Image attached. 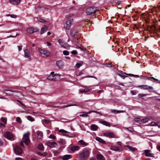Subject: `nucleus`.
I'll return each instance as SVG.
<instances>
[{"mask_svg": "<svg viewBox=\"0 0 160 160\" xmlns=\"http://www.w3.org/2000/svg\"><path fill=\"white\" fill-rule=\"evenodd\" d=\"M90 154L89 150L87 148H84L80 153L79 158L80 160H85L89 157Z\"/></svg>", "mask_w": 160, "mask_h": 160, "instance_id": "nucleus-1", "label": "nucleus"}, {"mask_svg": "<svg viewBox=\"0 0 160 160\" xmlns=\"http://www.w3.org/2000/svg\"><path fill=\"white\" fill-rule=\"evenodd\" d=\"M97 11L96 8L91 7L86 9L85 12L87 15H90L94 13Z\"/></svg>", "mask_w": 160, "mask_h": 160, "instance_id": "nucleus-2", "label": "nucleus"}, {"mask_svg": "<svg viewBox=\"0 0 160 160\" xmlns=\"http://www.w3.org/2000/svg\"><path fill=\"white\" fill-rule=\"evenodd\" d=\"M29 132H27L24 135L23 138V141L27 145L29 144L30 143V141L29 138Z\"/></svg>", "mask_w": 160, "mask_h": 160, "instance_id": "nucleus-3", "label": "nucleus"}, {"mask_svg": "<svg viewBox=\"0 0 160 160\" xmlns=\"http://www.w3.org/2000/svg\"><path fill=\"white\" fill-rule=\"evenodd\" d=\"M72 24V21L68 20L64 23L63 25L64 28L66 30H69Z\"/></svg>", "mask_w": 160, "mask_h": 160, "instance_id": "nucleus-4", "label": "nucleus"}, {"mask_svg": "<svg viewBox=\"0 0 160 160\" xmlns=\"http://www.w3.org/2000/svg\"><path fill=\"white\" fill-rule=\"evenodd\" d=\"M15 153L17 155H22L23 153L22 149L19 146H16L14 148Z\"/></svg>", "mask_w": 160, "mask_h": 160, "instance_id": "nucleus-5", "label": "nucleus"}, {"mask_svg": "<svg viewBox=\"0 0 160 160\" xmlns=\"http://www.w3.org/2000/svg\"><path fill=\"white\" fill-rule=\"evenodd\" d=\"M72 42L74 44H76L77 48H80V46L81 45V40L78 38L74 37L73 38Z\"/></svg>", "mask_w": 160, "mask_h": 160, "instance_id": "nucleus-6", "label": "nucleus"}, {"mask_svg": "<svg viewBox=\"0 0 160 160\" xmlns=\"http://www.w3.org/2000/svg\"><path fill=\"white\" fill-rule=\"evenodd\" d=\"M38 29L36 28L29 27L27 28L26 31L27 33L30 34L32 33L38 31Z\"/></svg>", "mask_w": 160, "mask_h": 160, "instance_id": "nucleus-7", "label": "nucleus"}, {"mask_svg": "<svg viewBox=\"0 0 160 160\" xmlns=\"http://www.w3.org/2000/svg\"><path fill=\"white\" fill-rule=\"evenodd\" d=\"M103 136L109 138H118L119 137L114 134L112 132L105 133L103 134Z\"/></svg>", "mask_w": 160, "mask_h": 160, "instance_id": "nucleus-8", "label": "nucleus"}, {"mask_svg": "<svg viewBox=\"0 0 160 160\" xmlns=\"http://www.w3.org/2000/svg\"><path fill=\"white\" fill-rule=\"evenodd\" d=\"M60 75L59 74H55V75H50L47 77V79L52 81H55L56 80V77H58V78L60 77Z\"/></svg>", "mask_w": 160, "mask_h": 160, "instance_id": "nucleus-9", "label": "nucleus"}, {"mask_svg": "<svg viewBox=\"0 0 160 160\" xmlns=\"http://www.w3.org/2000/svg\"><path fill=\"white\" fill-rule=\"evenodd\" d=\"M39 49L41 53L45 55L46 57H48L50 55V52H48L47 50L41 48H39Z\"/></svg>", "mask_w": 160, "mask_h": 160, "instance_id": "nucleus-10", "label": "nucleus"}, {"mask_svg": "<svg viewBox=\"0 0 160 160\" xmlns=\"http://www.w3.org/2000/svg\"><path fill=\"white\" fill-rule=\"evenodd\" d=\"M24 53L25 58H28L29 61H31V58L30 51L28 49H26L24 50Z\"/></svg>", "mask_w": 160, "mask_h": 160, "instance_id": "nucleus-11", "label": "nucleus"}, {"mask_svg": "<svg viewBox=\"0 0 160 160\" xmlns=\"http://www.w3.org/2000/svg\"><path fill=\"white\" fill-rule=\"evenodd\" d=\"M4 135L6 138L9 140L12 139L13 136V135L9 132H5Z\"/></svg>", "mask_w": 160, "mask_h": 160, "instance_id": "nucleus-12", "label": "nucleus"}, {"mask_svg": "<svg viewBox=\"0 0 160 160\" xmlns=\"http://www.w3.org/2000/svg\"><path fill=\"white\" fill-rule=\"evenodd\" d=\"M9 2L14 5H18L20 4L21 0H8Z\"/></svg>", "mask_w": 160, "mask_h": 160, "instance_id": "nucleus-13", "label": "nucleus"}, {"mask_svg": "<svg viewBox=\"0 0 160 160\" xmlns=\"http://www.w3.org/2000/svg\"><path fill=\"white\" fill-rule=\"evenodd\" d=\"M139 87H141L142 88L144 89H151L152 90L153 89V88L152 87L150 86L146 85H139L138 86Z\"/></svg>", "mask_w": 160, "mask_h": 160, "instance_id": "nucleus-14", "label": "nucleus"}, {"mask_svg": "<svg viewBox=\"0 0 160 160\" xmlns=\"http://www.w3.org/2000/svg\"><path fill=\"white\" fill-rule=\"evenodd\" d=\"M5 93L8 95H15V94L17 92L16 91L9 90H5Z\"/></svg>", "mask_w": 160, "mask_h": 160, "instance_id": "nucleus-15", "label": "nucleus"}, {"mask_svg": "<svg viewBox=\"0 0 160 160\" xmlns=\"http://www.w3.org/2000/svg\"><path fill=\"white\" fill-rule=\"evenodd\" d=\"M48 30V28L46 26L44 25L42 26L40 34L41 35L42 34L46 32Z\"/></svg>", "mask_w": 160, "mask_h": 160, "instance_id": "nucleus-16", "label": "nucleus"}, {"mask_svg": "<svg viewBox=\"0 0 160 160\" xmlns=\"http://www.w3.org/2000/svg\"><path fill=\"white\" fill-rule=\"evenodd\" d=\"M150 150H144L145 155L147 157H153V154L150 153Z\"/></svg>", "mask_w": 160, "mask_h": 160, "instance_id": "nucleus-17", "label": "nucleus"}, {"mask_svg": "<svg viewBox=\"0 0 160 160\" xmlns=\"http://www.w3.org/2000/svg\"><path fill=\"white\" fill-rule=\"evenodd\" d=\"M56 64L59 68H62L63 67V62L61 60L57 61Z\"/></svg>", "mask_w": 160, "mask_h": 160, "instance_id": "nucleus-18", "label": "nucleus"}, {"mask_svg": "<svg viewBox=\"0 0 160 160\" xmlns=\"http://www.w3.org/2000/svg\"><path fill=\"white\" fill-rule=\"evenodd\" d=\"M48 145L51 148L55 147L57 144L55 142H49L48 143Z\"/></svg>", "mask_w": 160, "mask_h": 160, "instance_id": "nucleus-19", "label": "nucleus"}, {"mask_svg": "<svg viewBox=\"0 0 160 160\" xmlns=\"http://www.w3.org/2000/svg\"><path fill=\"white\" fill-rule=\"evenodd\" d=\"M80 149V147L78 146H73L70 148V150L72 152H75L78 150Z\"/></svg>", "mask_w": 160, "mask_h": 160, "instance_id": "nucleus-20", "label": "nucleus"}, {"mask_svg": "<svg viewBox=\"0 0 160 160\" xmlns=\"http://www.w3.org/2000/svg\"><path fill=\"white\" fill-rule=\"evenodd\" d=\"M37 138L38 139H41L43 137V133L42 132L40 131H38L37 132Z\"/></svg>", "mask_w": 160, "mask_h": 160, "instance_id": "nucleus-21", "label": "nucleus"}, {"mask_svg": "<svg viewBox=\"0 0 160 160\" xmlns=\"http://www.w3.org/2000/svg\"><path fill=\"white\" fill-rule=\"evenodd\" d=\"M71 155H66L63 156L62 158L63 160H68L71 158Z\"/></svg>", "mask_w": 160, "mask_h": 160, "instance_id": "nucleus-22", "label": "nucleus"}, {"mask_svg": "<svg viewBox=\"0 0 160 160\" xmlns=\"http://www.w3.org/2000/svg\"><path fill=\"white\" fill-rule=\"evenodd\" d=\"M91 89L88 87H86L84 89H81L79 90L80 92L81 93H84L89 92Z\"/></svg>", "mask_w": 160, "mask_h": 160, "instance_id": "nucleus-23", "label": "nucleus"}, {"mask_svg": "<svg viewBox=\"0 0 160 160\" xmlns=\"http://www.w3.org/2000/svg\"><path fill=\"white\" fill-rule=\"evenodd\" d=\"M78 33L77 31L75 30H72L71 32L70 35L72 37H75V36Z\"/></svg>", "mask_w": 160, "mask_h": 160, "instance_id": "nucleus-24", "label": "nucleus"}, {"mask_svg": "<svg viewBox=\"0 0 160 160\" xmlns=\"http://www.w3.org/2000/svg\"><path fill=\"white\" fill-rule=\"evenodd\" d=\"M96 157L98 160H105L103 156L101 154L97 155Z\"/></svg>", "mask_w": 160, "mask_h": 160, "instance_id": "nucleus-25", "label": "nucleus"}, {"mask_svg": "<svg viewBox=\"0 0 160 160\" xmlns=\"http://www.w3.org/2000/svg\"><path fill=\"white\" fill-rule=\"evenodd\" d=\"M98 126L95 124H92L91 125V128L92 130L96 131L98 129Z\"/></svg>", "mask_w": 160, "mask_h": 160, "instance_id": "nucleus-26", "label": "nucleus"}, {"mask_svg": "<svg viewBox=\"0 0 160 160\" xmlns=\"http://www.w3.org/2000/svg\"><path fill=\"white\" fill-rule=\"evenodd\" d=\"M100 123L103 125L107 126L110 127L111 126V124L105 121H102L100 122Z\"/></svg>", "mask_w": 160, "mask_h": 160, "instance_id": "nucleus-27", "label": "nucleus"}, {"mask_svg": "<svg viewBox=\"0 0 160 160\" xmlns=\"http://www.w3.org/2000/svg\"><path fill=\"white\" fill-rule=\"evenodd\" d=\"M126 147L130 151L133 152L136 151L137 149L135 148L132 147L129 145H126Z\"/></svg>", "mask_w": 160, "mask_h": 160, "instance_id": "nucleus-28", "label": "nucleus"}, {"mask_svg": "<svg viewBox=\"0 0 160 160\" xmlns=\"http://www.w3.org/2000/svg\"><path fill=\"white\" fill-rule=\"evenodd\" d=\"M124 111H119V110H111V112L112 113H118L121 112H124Z\"/></svg>", "mask_w": 160, "mask_h": 160, "instance_id": "nucleus-29", "label": "nucleus"}, {"mask_svg": "<svg viewBox=\"0 0 160 160\" xmlns=\"http://www.w3.org/2000/svg\"><path fill=\"white\" fill-rule=\"evenodd\" d=\"M111 149L112 150L115 151H118L119 150L120 148L119 147L112 146H111Z\"/></svg>", "mask_w": 160, "mask_h": 160, "instance_id": "nucleus-30", "label": "nucleus"}, {"mask_svg": "<svg viewBox=\"0 0 160 160\" xmlns=\"http://www.w3.org/2000/svg\"><path fill=\"white\" fill-rule=\"evenodd\" d=\"M96 140L98 141L99 142L101 143H105V142L102 138H100L99 137H96Z\"/></svg>", "mask_w": 160, "mask_h": 160, "instance_id": "nucleus-31", "label": "nucleus"}, {"mask_svg": "<svg viewBox=\"0 0 160 160\" xmlns=\"http://www.w3.org/2000/svg\"><path fill=\"white\" fill-rule=\"evenodd\" d=\"M159 123V122H152L150 123L149 125H150V126H158V124Z\"/></svg>", "mask_w": 160, "mask_h": 160, "instance_id": "nucleus-32", "label": "nucleus"}, {"mask_svg": "<svg viewBox=\"0 0 160 160\" xmlns=\"http://www.w3.org/2000/svg\"><path fill=\"white\" fill-rule=\"evenodd\" d=\"M127 74L125 73H121L118 74V75H119L121 77L122 79H124L126 77H127L125 75H126Z\"/></svg>", "mask_w": 160, "mask_h": 160, "instance_id": "nucleus-33", "label": "nucleus"}, {"mask_svg": "<svg viewBox=\"0 0 160 160\" xmlns=\"http://www.w3.org/2000/svg\"><path fill=\"white\" fill-rule=\"evenodd\" d=\"M79 142L81 145L84 146H86L88 144V143H86L82 140H79Z\"/></svg>", "mask_w": 160, "mask_h": 160, "instance_id": "nucleus-34", "label": "nucleus"}, {"mask_svg": "<svg viewBox=\"0 0 160 160\" xmlns=\"http://www.w3.org/2000/svg\"><path fill=\"white\" fill-rule=\"evenodd\" d=\"M58 42L60 45L62 47H63L65 42H63L62 40L59 39L58 40Z\"/></svg>", "mask_w": 160, "mask_h": 160, "instance_id": "nucleus-35", "label": "nucleus"}, {"mask_svg": "<svg viewBox=\"0 0 160 160\" xmlns=\"http://www.w3.org/2000/svg\"><path fill=\"white\" fill-rule=\"evenodd\" d=\"M62 47L66 49H69L70 48V46L67 44L66 42H65L64 44L63 47Z\"/></svg>", "mask_w": 160, "mask_h": 160, "instance_id": "nucleus-36", "label": "nucleus"}, {"mask_svg": "<svg viewBox=\"0 0 160 160\" xmlns=\"http://www.w3.org/2000/svg\"><path fill=\"white\" fill-rule=\"evenodd\" d=\"M73 16V14H70L68 15L67 17V18L68 19H70L69 20H73L72 17Z\"/></svg>", "mask_w": 160, "mask_h": 160, "instance_id": "nucleus-37", "label": "nucleus"}, {"mask_svg": "<svg viewBox=\"0 0 160 160\" xmlns=\"http://www.w3.org/2000/svg\"><path fill=\"white\" fill-rule=\"evenodd\" d=\"M38 148L40 150H43L44 149V147L42 143H40L38 145Z\"/></svg>", "mask_w": 160, "mask_h": 160, "instance_id": "nucleus-38", "label": "nucleus"}, {"mask_svg": "<svg viewBox=\"0 0 160 160\" xmlns=\"http://www.w3.org/2000/svg\"><path fill=\"white\" fill-rule=\"evenodd\" d=\"M82 62H78L77 63L76 65H75V66L77 68H79L81 66H82Z\"/></svg>", "mask_w": 160, "mask_h": 160, "instance_id": "nucleus-39", "label": "nucleus"}, {"mask_svg": "<svg viewBox=\"0 0 160 160\" xmlns=\"http://www.w3.org/2000/svg\"><path fill=\"white\" fill-rule=\"evenodd\" d=\"M27 118L28 120L31 122H32L34 121V119L30 116H28L27 117Z\"/></svg>", "mask_w": 160, "mask_h": 160, "instance_id": "nucleus-40", "label": "nucleus"}, {"mask_svg": "<svg viewBox=\"0 0 160 160\" xmlns=\"http://www.w3.org/2000/svg\"><path fill=\"white\" fill-rule=\"evenodd\" d=\"M1 120L4 124H6L7 123V119L6 118L2 117L1 118Z\"/></svg>", "mask_w": 160, "mask_h": 160, "instance_id": "nucleus-41", "label": "nucleus"}, {"mask_svg": "<svg viewBox=\"0 0 160 160\" xmlns=\"http://www.w3.org/2000/svg\"><path fill=\"white\" fill-rule=\"evenodd\" d=\"M8 17L10 16L11 18H17V16L14 14H8L7 15Z\"/></svg>", "mask_w": 160, "mask_h": 160, "instance_id": "nucleus-42", "label": "nucleus"}, {"mask_svg": "<svg viewBox=\"0 0 160 160\" xmlns=\"http://www.w3.org/2000/svg\"><path fill=\"white\" fill-rule=\"evenodd\" d=\"M16 121L18 123L22 122V120L21 118L19 117H18L16 118Z\"/></svg>", "mask_w": 160, "mask_h": 160, "instance_id": "nucleus-43", "label": "nucleus"}, {"mask_svg": "<svg viewBox=\"0 0 160 160\" xmlns=\"http://www.w3.org/2000/svg\"><path fill=\"white\" fill-rule=\"evenodd\" d=\"M78 106L77 104H70L69 105H65L62 108H67L69 107L70 106Z\"/></svg>", "mask_w": 160, "mask_h": 160, "instance_id": "nucleus-44", "label": "nucleus"}, {"mask_svg": "<svg viewBox=\"0 0 160 160\" xmlns=\"http://www.w3.org/2000/svg\"><path fill=\"white\" fill-rule=\"evenodd\" d=\"M126 129L128 130L129 131H130L131 132H133L134 131L132 127H129L128 128H126Z\"/></svg>", "mask_w": 160, "mask_h": 160, "instance_id": "nucleus-45", "label": "nucleus"}, {"mask_svg": "<svg viewBox=\"0 0 160 160\" xmlns=\"http://www.w3.org/2000/svg\"><path fill=\"white\" fill-rule=\"evenodd\" d=\"M38 20L40 22H46V21L45 20L42 19L40 18H37Z\"/></svg>", "mask_w": 160, "mask_h": 160, "instance_id": "nucleus-46", "label": "nucleus"}, {"mask_svg": "<svg viewBox=\"0 0 160 160\" xmlns=\"http://www.w3.org/2000/svg\"><path fill=\"white\" fill-rule=\"evenodd\" d=\"M85 114H81V115H79V116L80 117H87L88 116V115H87V114L88 113H86V112H85Z\"/></svg>", "mask_w": 160, "mask_h": 160, "instance_id": "nucleus-47", "label": "nucleus"}, {"mask_svg": "<svg viewBox=\"0 0 160 160\" xmlns=\"http://www.w3.org/2000/svg\"><path fill=\"white\" fill-rule=\"evenodd\" d=\"M148 118H145L142 120L141 122L143 123H145L148 121Z\"/></svg>", "mask_w": 160, "mask_h": 160, "instance_id": "nucleus-48", "label": "nucleus"}, {"mask_svg": "<svg viewBox=\"0 0 160 160\" xmlns=\"http://www.w3.org/2000/svg\"><path fill=\"white\" fill-rule=\"evenodd\" d=\"M63 54L65 55H68L69 53L68 51L66 50L64 51L63 52Z\"/></svg>", "mask_w": 160, "mask_h": 160, "instance_id": "nucleus-49", "label": "nucleus"}, {"mask_svg": "<svg viewBox=\"0 0 160 160\" xmlns=\"http://www.w3.org/2000/svg\"><path fill=\"white\" fill-rule=\"evenodd\" d=\"M49 138H50L55 139L56 138V137L54 135L51 134L49 136Z\"/></svg>", "mask_w": 160, "mask_h": 160, "instance_id": "nucleus-50", "label": "nucleus"}, {"mask_svg": "<svg viewBox=\"0 0 160 160\" xmlns=\"http://www.w3.org/2000/svg\"><path fill=\"white\" fill-rule=\"evenodd\" d=\"M59 142L62 143V144H64L65 143V140L63 139H60L59 141Z\"/></svg>", "mask_w": 160, "mask_h": 160, "instance_id": "nucleus-51", "label": "nucleus"}, {"mask_svg": "<svg viewBox=\"0 0 160 160\" xmlns=\"http://www.w3.org/2000/svg\"><path fill=\"white\" fill-rule=\"evenodd\" d=\"M147 94H139L138 96L139 97H142L143 96H147Z\"/></svg>", "mask_w": 160, "mask_h": 160, "instance_id": "nucleus-52", "label": "nucleus"}, {"mask_svg": "<svg viewBox=\"0 0 160 160\" xmlns=\"http://www.w3.org/2000/svg\"><path fill=\"white\" fill-rule=\"evenodd\" d=\"M71 53L74 55L76 54L77 53V51L76 50H73L71 52Z\"/></svg>", "mask_w": 160, "mask_h": 160, "instance_id": "nucleus-53", "label": "nucleus"}, {"mask_svg": "<svg viewBox=\"0 0 160 160\" xmlns=\"http://www.w3.org/2000/svg\"><path fill=\"white\" fill-rule=\"evenodd\" d=\"M59 132H62V133H67L68 132L67 131H65L63 129H61L59 130Z\"/></svg>", "mask_w": 160, "mask_h": 160, "instance_id": "nucleus-54", "label": "nucleus"}, {"mask_svg": "<svg viewBox=\"0 0 160 160\" xmlns=\"http://www.w3.org/2000/svg\"><path fill=\"white\" fill-rule=\"evenodd\" d=\"M47 155V153L46 152H44L42 154V155L43 156H45Z\"/></svg>", "mask_w": 160, "mask_h": 160, "instance_id": "nucleus-55", "label": "nucleus"}, {"mask_svg": "<svg viewBox=\"0 0 160 160\" xmlns=\"http://www.w3.org/2000/svg\"><path fill=\"white\" fill-rule=\"evenodd\" d=\"M0 127L4 128L5 127V125H4L3 123L0 122Z\"/></svg>", "mask_w": 160, "mask_h": 160, "instance_id": "nucleus-56", "label": "nucleus"}, {"mask_svg": "<svg viewBox=\"0 0 160 160\" xmlns=\"http://www.w3.org/2000/svg\"><path fill=\"white\" fill-rule=\"evenodd\" d=\"M44 121L47 124L48 123L50 122L48 120H44Z\"/></svg>", "mask_w": 160, "mask_h": 160, "instance_id": "nucleus-57", "label": "nucleus"}, {"mask_svg": "<svg viewBox=\"0 0 160 160\" xmlns=\"http://www.w3.org/2000/svg\"><path fill=\"white\" fill-rule=\"evenodd\" d=\"M18 51H20L22 49V47L21 46H18Z\"/></svg>", "mask_w": 160, "mask_h": 160, "instance_id": "nucleus-58", "label": "nucleus"}, {"mask_svg": "<svg viewBox=\"0 0 160 160\" xmlns=\"http://www.w3.org/2000/svg\"><path fill=\"white\" fill-rule=\"evenodd\" d=\"M80 48V49H81L83 51H85L86 50V49L85 48H81L80 47V48Z\"/></svg>", "mask_w": 160, "mask_h": 160, "instance_id": "nucleus-59", "label": "nucleus"}, {"mask_svg": "<svg viewBox=\"0 0 160 160\" xmlns=\"http://www.w3.org/2000/svg\"><path fill=\"white\" fill-rule=\"evenodd\" d=\"M129 75H130L131 76H134L135 77H139V76L137 75H135L134 74H128Z\"/></svg>", "mask_w": 160, "mask_h": 160, "instance_id": "nucleus-60", "label": "nucleus"}, {"mask_svg": "<svg viewBox=\"0 0 160 160\" xmlns=\"http://www.w3.org/2000/svg\"><path fill=\"white\" fill-rule=\"evenodd\" d=\"M15 160H23L22 158H15Z\"/></svg>", "mask_w": 160, "mask_h": 160, "instance_id": "nucleus-61", "label": "nucleus"}, {"mask_svg": "<svg viewBox=\"0 0 160 160\" xmlns=\"http://www.w3.org/2000/svg\"><path fill=\"white\" fill-rule=\"evenodd\" d=\"M157 149L160 152V145H158L157 147Z\"/></svg>", "mask_w": 160, "mask_h": 160, "instance_id": "nucleus-62", "label": "nucleus"}, {"mask_svg": "<svg viewBox=\"0 0 160 160\" xmlns=\"http://www.w3.org/2000/svg\"><path fill=\"white\" fill-rule=\"evenodd\" d=\"M41 9V8L39 7H37L36 8V11H38L40 9Z\"/></svg>", "mask_w": 160, "mask_h": 160, "instance_id": "nucleus-63", "label": "nucleus"}, {"mask_svg": "<svg viewBox=\"0 0 160 160\" xmlns=\"http://www.w3.org/2000/svg\"><path fill=\"white\" fill-rule=\"evenodd\" d=\"M89 160H96L95 158H94L93 157H92V158H90Z\"/></svg>", "mask_w": 160, "mask_h": 160, "instance_id": "nucleus-64", "label": "nucleus"}]
</instances>
